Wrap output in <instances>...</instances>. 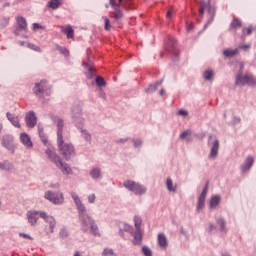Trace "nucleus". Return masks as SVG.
Returning a JSON list of instances; mask_svg holds the SVG:
<instances>
[{"label":"nucleus","instance_id":"1","mask_svg":"<svg viewBox=\"0 0 256 256\" xmlns=\"http://www.w3.org/2000/svg\"><path fill=\"white\" fill-rule=\"evenodd\" d=\"M71 197L74 200V203L77 206V209L80 213V218L82 221V231L84 233H87V231L90 229L91 233L95 237H101V233H99V227L97 224H95V220L91 218L89 215H85V205H83V202L81 199H79V196L76 195L75 192L71 193Z\"/></svg>","mask_w":256,"mask_h":256},{"label":"nucleus","instance_id":"2","mask_svg":"<svg viewBox=\"0 0 256 256\" xmlns=\"http://www.w3.org/2000/svg\"><path fill=\"white\" fill-rule=\"evenodd\" d=\"M45 155L48 161L54 163V165L61 171V173H63V175H73V169H71V166H69V164L63 162L61 156L57 154L55 147H48L45 150Z\"/></svg>","mask_w":256,"mask_h":256},{"label":"nucleus","instance_id":"3","mask_svg":"<svg viewBox=\"0 0 256 256\" xmlns=\"http://www.w3.org/2000/svg\"><path fill=\"white\" fill-rule=\"evenodd\" d=\"M57 145L60 155H62L66 161H69L71 157L75 155V147H73L72 144L65 143V141H63L61 132L58 133Z\"/></svg>","mask_w":256,"mask_h":256},{"label":"nucleus","instance_id":"4","mask_svg":"<svg viewBox=\"0 0 256 256\" xmlns=\"http://www.w3.org/2000/svg\"><path fill=\"white\" fill-rule=\"evenodd\" d=\"M110 5L114 9L112 16L116 20L123 18V11L119 9V5H123L125 9H135V6H133V0H118V3L115 2V0H110Z\"/></svg>","mask_w":256,"mask_h":256},{"label":"nucleus","instance_id":"5","mask_svg":"<svg viewBox=\"0 0 256 256\" xmlns=\"http://www.w3.org/2000/svg\"><path fill=\"white\" fill-rule=\"evenodd\" d=\"M123 186L125 189L131 191V193L137 195L138 197H141V195H145V193H147V187L133 180H126Z\"/></svg>","mask_w":256,"mask_h":256},{"label":"nucleus","instance_id":"6","mask_svg":"<svg viewBox=\"0 0 256 256\" xmlns=\"http://www.w3.org/2000/svg\"><path fill=\"white\" fill-rule=\"evenodd\" d=\"M235 83L239 87H243L244 85H249L250 87H256V78L252 74H245V75L238 74L236 76Z\"/></svg>","mask_w":256,"mask_h":256},{"label":"nucleus","instance_id":"7","mask_svg":"<svg viewBox=\"0 0 256 256\" xmlns=\"http://www.w3.org/2000/svg\"><path fill=\"white\" fill-rule=\"evenodd\" d=\"M41 219L47 223V226L45 227V232L47 235H50V233H55V227L57 225V220H55V217L47 214V212L41 213Z\"/></svg>","mask_w":256,"mask_h":256},{"label":"nucleus","instance_id":"8","mask_svg":"<svg viewBox=\"0 0 256 256\" xmlns=\"http://www.w3.org/2000/svg\"><path fill=\"white\" fill-rule=\"evenodd\" d=\"M199 5V17H203V15H205V11H208L211 16L215 15V7L211 6L210 0L207 2H205V0H200Z\"/></svg>","mask_w":256,"mask_h":256},{"label":"nucleus","instance_id":"9","mask_svg":"<svg viewBox=\"0 0 256 256\" xmlns=\"http://www.w3.org/2000/svg\"><path fill=\"white\" fill-rule=\"evenodd\" d=\"M45 199H48V201H51V203H54V205H60V203H63V201H65L63 193L61 192L54 193L48 191L45 193Z\"/></svg>","mask_w":256,"mask_h":256},{"label":"nucleus","instance_id":"10","mask_svg":"<svg viewBox=\"0 0 256 256\" xmlns=\"http://www.w3.org/2000/svg\"><path fill=\"white\" fill-rule=\"evenodd\" d=\"M41 213H45V212L44 211H37V210H30L26 213L28 223L32 227H35V225H37V222L39 221V217H41Z\"/></svg>","mask_w":256,"mask_h":256},{"label":"nucleus","instance_id":"11","mask_svg":"<svg viewBox=\"0 0 256 256\" xmlns=\"http://www.w3.org/2000/svg\"><path fill=\"white\" fill-rule=\"evenodd\" d=\"M25 123L30 129H33V127L37 125V116L35 115V112L30 111L26 114Z\"/></svg>","mask_w":256,"mask_h":256},{"label":"nucleus","instance_id":"12","mask_svg":"<svg viewBox=\"0 0 256 256\" xmlns=\"http://www.w3.org/2000/svg\"><path fill=\"white\" fill-rule=\"evenodd\" d=\"M207 191H209V182L206 183L204 190L202 191L201 195L198 198V206H197L198 211H201V209L205 207V199L207 198Z\"/></svg>","mask_w":256,"mask_h":256},{"label":"nucleus","instance_id":"13","mask_svg":"<svg viewBox=\"0 0 256 256\" xmlns=\"http://www.w3.org/2000/svg\"><path fill=\"white\" fill-rule=\"evenodd\" d=\"M2 145L5 147V149L11 151L12 153L15 151V145L13 144V136H4L2 139Z\"/></svg>","mask_w":256,"mask_h":256},{"label":"nucleus","instance_id":"14","mask_svg":"<svg viewBox=\"0 0 256 256\" xmlns=\"http://www.w3.org/2000/svg\"><path fill=\"white\" fill-rule=\"evenodd\" d=\"M47 87V80H42L39 83L35 84L33 92L35 93V95H39V93H43V91H45Z\"/></svg>","mask_w":256,"mask_h":256},{"label":"nucleus","instance_id":"15","mask_svg":"<svg viewBox=\"0 0 256 256\" xmlns=\"http://www.w3.org/2000/svg\"><path fill=\"white\" fill-rule=\"evenodd\" d=\"M8 121L13 125V127H16L17 129H21V123H19V117L13 116L11 113L6 114Z\"/></svg>","mask_w":256,"mask_h":256},{"label":"nucleus","instance_id":"16","mask_svg":"<svg viewBox=\"0 0 256 256\" xmlns=\"http://www.w3.org/2000/svg\"><path fill=\"white\" fill-rule=\"evenodd\" d=\"M20 141L22 144L25 145V147H27L28 149H31V147H33V142L31 141V138L29 137V135L22 133L20 135Z\"/></svg>","mask_w":256,"mask_h":256},{"label":"nucleus","instance_id":"17","mask_svg":"<svg viewBox=\"0 0 256 256\" xmlns=\"http://www.w3.org/2000/svg\"><path fill=\"white\" fill-rule=\"evenodd\" d=\"M219 155V140L215 139L212 143V148L210 152V159H215Z\"/></svg>","mask_w":256,"mask_h":256},{"label":"nucleus","instance_id":"18","mask_svg":"<svg viewBox=\"0 0 256 256\" xmlns=\"http://www.w3.org/2000/svg\"><path fill=\"white\" fill-rule=\"evenodd\" d=\"M253 163H255V159H253V157L248 156L244 162V164L242 165V171L243 173H245V171H249V169H251V167H253Z\"/></svg>","mask_w":256,"mask_h":256},{"label":"nucleus","instance_id":"19","mask_svg":"<svg viewBox=\"0 0 256 256\" xmlns=\"http://www.w3.org/2000/svg\"><path fill=\"white\" fill-rule=\"evenodd\" d=\"M61 31L62 33H65V35L67 36V39H73V37L75 36V30H73L71 25L63 26L61 28Z\"/></svg>","mask_w":256,"mask_h":256},{"label":"nucleus","instance_id":"20","mask_svg":"<svg viewBox=\"0 0 256 256\" xmlns=\"http://www.w3.org/2000/svg\"><path fill=\"white\" fill-rule=\"evenodd\" d=\"M141 241H143V233L141 230H136L134 234L133 245H141Z\"/></svg>","mask_w":256,"mask_h":256},{"label":"nucleus","instance_id":"21","mask_svg":"<svg viewBox=\"0 0 256 256\" xmlns=\"http://www.w3.org/2000/svg\"><path fill=\"white\" fill-rule=\"evenodd\" d=\"M158 243L161 249H167L168 243H167V237L165 236V234L158 235Z\"/></svg>","mask_w":256,"mask_h":256},{"label":"nucleus","instance_id":"22","mask_svg":"<svg viewBox=\"0 0 256 256\" xmlns=\"http://www.w3.org/2000/svg\"><path fill=\"white\" fill-rule=\"evenodd\" d=\"M16 21L20 29H22L23 31H27V20H25L24 17L19 16L17 17Z\"/></svg>","mask_w":256,"mask_h":256},{"label":"nucleus","instance_id":"23","mask_svg":"<svg viewBox=\"0 0 256 256\" xmlns=\"http://www.w3.org/2000/svg\"><path fill=\"white\" fill-rule=\"evenodd\" d=\"M61 5H63L62 0H50L48 2V7H50V9H59V7H61Z\"/></svg>","mask_w":256,"mask_h":256},{"label":"nucleus","instance_id":"24","mask_svg":"<svg viewBox=\"0 0 256 256\" xmlns=\"http://www.w3.org/2000/svg\"><path fill=\"white\" fill-rule=\"evenodd\" d=\"M223 55L225 57H235V55H239V49H226L223 51Z\"/></svg>","mask_w":256,"mask_h":256},{"label":"nucleus","instance_id":"25","mask_svg":"<svg viewBox=\"0 0 256 256\" xmlns=\"http://www.w3.org/2000/svg\"><path fill=\"white\" fill-rule=\"evenodd\" d=\"M203 77H204L205 81H213V77H215V72H213V70H211V69H208V70L204 71Z\"/></svg>","mask_w":256,"mask_h":256},{"label":"nucleus","instance_id":"26","mask_svg":"<svg viewBox=\"0 0 256 256\" xmlns=\"http://www.w3.org/2000/svg\"><path fill=\"white\" fill-rule=\"evenodd\" d=\"M0 169H2V171H11L13 169V164L7 160L2 163L0 162Z\"/></svg>","mask_w":256,"mask_h":256},{"label":"nucleus","instance_id":"27","mask_svg":"<svg viewBox=\"0 0 256 256\" xmlns=\"http://www.w3.org/2000/svg\"><path fill=\"white\" fill-rule=\"evenodd\" d=\"M243 23L238 18H234L230 24L231 29H241Z\"/></svg>","mask_w":256,"mask_h":256},{"label":"nucleus","instance_id":"28","mask_svg":"<svg viewBox=\"0 0 256 256\" xmlns=\"http://www.w3.org/2000/svg\"><path fill=\"white\" fill-rule=\"evenodd\" d=\"M219 203H221V197H219V196L212 197V199L210 201L211 209H215L217 207V205H219Z\"/></svg>","mask_w":256,"mask_h":256},{"label":"nucleus","instance_id":"29","mask_svg":"<svg viewBox=\"0 0 256 256\" xmlns=\"http://www.w3.org/2000/svg\"><path fill=\"white\" fill-rule=\"evenodd\" d=\"M95 83H96L97 87H105L107 85L105 78L101 77V76L96 77Z\"/></svg>","mask_w":256,"mask_h":256},{"label":"nucleus","instance_id":"30","mask_svg":"<svg viewBox=\"0 0 256 256\" xmlns=\"http://www.w3.org/2000/svg\"><path fill=\"white\" fill-rule=\"evenodd\" d=\"M57 127V139H59V133L63 137V120H61L60 118L57 119Z\"/></svg>","mask_w":256,"mask_h":256},{"label":"nucleus","instance_id":"31","mask_svg":"<svg viewBox=\"0 0 256 256\" xmlns=\"http://www.w3.org/2000/svg\"><path fill=\"white\" fill-rule=\"evenodd\" d=\"M103 21H104V29L105 31H111V20H109V18L107 16H103L102 17Z\"/></svg>","mask_w":256,"mask_h":256},{"label":"nucleus","instance_id":"32","mask_svg":"<svg viewBox=\"0 0 256 256\" xmlns=\"http://www.w3.org/2000/svg\"><path fill=\"white\" fill-rule=\"evenodd\" d=\"M90 175L92 179H99V177H101V169L99 168L92 169V171L90 172Z\"/></svg>","mask_w":256,"mask_h":256},{"label":"nucleus","instance_id":"33","mask_svg":"<svg viewBox=\"0 0 256 256\" xmlns=\"http://www.w3.org/2000/svg\"><path fill=\"white\" fill-rule=\"evenodd\" d=\"M141 223H143L141 216H134V225L136 227V230H141Z\"/></svg>","mask_w":256,"mask_h":256},{"label":"nucleus","instance_id":"34","mask_svg":"<svg viewBox=\"0 0 256 256\" xmlns=\"http://www.w3.org/2000/svg\"><path fill=\"white\" fill-rule=\"evenodd\" d=\"M253 31H254V28H252V26L242 28V37H247V35H251V33H253Z\"/></svg>","mask_w":256,"mask_h":256},{"label":"nucleus","instance_id":"35","mask_svg":"<svg viewBox=\"0 0 256 256\" xmlns=\"http://www.w3.org/2000/svg\"><path fill=\"white\" fill-rule=\"evenodd\" d=\"M161 85V82H157L156 84H151L147 89L146 93H153L154 91H157V87Z\"/></svg>","mask_w":256,"mask_h":256},{"label":"nucleus","instance_id":"36","mask_svg":"<svg viewBox=\"0 0 256 256\" xmlns=\"http://www.w3.org/2000/svg\"><path fill=\"white\" fill-rule=\"evenodd\" d=\"M217 223L220 225V230L222 232H227V228L225 227V220L223 218L218 219Z\"/></svg>","mask_w":256,"mask_h":256},{"label":"nucleus","instance_id":"37","mask_svg":"<svg viewBox=\"0 0 256 256\" xmlns=\"http://www.w3.org/2000/svg\"><path fill=\"white\" fill-rule=\"evenodd\" d=\"M142 253L144 256H153V252L151 251V248L147 246L142 247Z\"/></svg>","mask_w":256,"mask_h":256},{"label":"nucleus","instance_id":"38","mask_svg":"<svg viewBox=\"0 0 256 256\" xmlns=\"http://www.w3.org/2000/svg\"><path fill=\"white\" fill-rule=\"evenodd\" d=\"M166 185L168 191H176V188L173 187V180H171V178H167Z\"/></svg>","mask_w":256,"mask_h":256},{"label":"nucleus","instance_id":"39","mask_svg":"<svg viewBox=\"0 0 256 256\" xmlns=\"http://www.w3.org/2000/svg\"><path fill=\"white\" fill-rule=\"evenodd\" d=\"M28 48L32 49V51H36L37 53H41V47L35 44L28 43Z\"/></svg>","mask_w":256,"mask_h":256},{"label":"nucleus","instance_id":"40","mask_svg":"<svg viewBox=\"0 0 256 256\" xmlns=\"http://www.w3.org/2000/svg\"><path fill=\"white\" fill-rule=\"evenodd\" d=\"M41 141L44 145H49V140L47 139V136H45V133L40 132Z\"/></svg>","mask_w":256,"mask_h":256},{"label":"nucleus","instance_id":"41","mask_svg":"<svg viewBox=\"0 0 256 256\" xmlns=\"http://www.w3.org/2000/svg\"><path fill=\"white\" fill-rule=\"evenodd\" d=\"M237 49H238V52H239V49H242V51H249V49H251V44L240 45Z\"/></svg>","mask_w":256,"mask_h":256},{"label":"nucleus","instance_id":"42","mask_svg":"<svg viewBox=\"0 0 256 256\" xmlns=\"http://www.w3.org/2000/svg\"><path fill=\"white\" fill-rule=\"evenodd\" d=\"M102 255H103V256H113V250H112V249H109V248H106V249H104V251L102 252Z\"/></svg>","mask_w":256,"mask_h":256},{"label":"nucleus","instance_id":"43","mask_svg":"<svg viewBox=\"0 0 256 256\" xmlns=\"http://www.w3.org/2000/svg\"><path fill=\"white\" fill-rule=\"evenodd\" d=\"M19 237H22V239H29L30 241H33V237H31L29 234L19 233Z\"/></svg>","mask_w":256,"mask_h":256},{"label":"nucleus","instance_id":"44","mask_svg":"<svg viewBox=\"0 0 256 256\" xmlns=\"http://www.w3.org/2000/svg\"><path fill=\"white\" fill-rule=\"evenodd\" d=\"M173 13H175V10H174L173 8H170V9L167 11V13H166V17H167L168 19H171Z\"/></svg>","mask_w":256,"mask_h":256},{"label":"nucleus","instance_id":"45","mask_svg":"<svg viewBox=\"0 0 256 256\" xmlns=\"http://www.w3.org/2000/svg\"><path fill=\"white\" fill-rule=\"evenodd\" d=\"M78 117H81V111L79 109L73 111V119H77Z\"/></svg>","mask_w":256,"mask_h":256},{"label":"nucleus","instance_id":"46","mask_svg":"<svg viewBox=\"0 0 256 256\" xmlns=\"http://www.w3.org/2000/svg\"><path fill=\"white\" fill-rule=\"evenodd\" d=\"M178 115H181L182 117H187V115H189V112H187L186 110H179Z\"/></svg>","mask_w":256,"mask_h":256},{"label":"nucleus","instance_id":"47","mask_svg":"<svg viewBox=\"0 0 256 256\" xmlns=\"http://www.w3.org/2000/svg\"><path fill=\"white\" fill-rule=\"evenodd\" d=\"M188 135H191V131H184L180 137L181 139H185L186 137H188Z\"/></svg>","mask_w":256,"mask_h":256},{"label":"nucleus","instance_id":"48","mask_svg":"<svg viewBox=\"0 0 256 256\" xmlns=\"http://www.w3.org/2000/svg\"><path fill=\"white\" fill-rule=\"evenodd\" d=\"M67 235H69V233L67 232L66 229H62V230L60 231V237H67Z\"/></svg>","mask_w":256,"mask_h":256},{"label":"nucleus","instance_id":"49","mask_svg":"<svg viewBox=\"0 0 256 256\" xmlns=\"http://www.w3.org/2000/svg\"><path fill=\"white\" fill-rule=\"evenodd\" d=\"M95 199H96L95 194H91L88 196L89 203H93L95 201Z\"/></svg>","mask_w":256,"mask_h":256},{"label":"nucleus","instance_id":"50","mask_svg":"<svg viewBox=\"0 0 256 256\" xmlns=\"http://www.w3.org/2000/svg\"><path fill=\"white\" fill-rule=\"evenodd\" d=\"M84 139H85L86 141H91V134L85 133V134H84Z\"/></svg>","mask_w":256,"mask_h":256},{"label":"nucleus","instance_id":"51","mask_svg":"<svg viewBox=\"0 0 256 256\" xmlns=\"http://www.w3.org/2000/svg\"><path fill=\"white\" fill-rule=\"evenodd\" d=\"M159 95H160L161 97H163V96L167 95V92L165 91V89H161V90L159 91Z\"/></svg>","mask_w":256,"mask_h":256},{"label":"nucleus","instance_id":"52","mask_svg":"<svg viewBox=\"0 0 256 256\" xmlns=\"http://www.w3.org/2000/svg\"><path fill=\"white\" fill-rule=\"evenodd\" d=\"M134 145H135V147L141 146V140L134 141Z\"/></svg>","mask_w":256,"mask_h":256},{"label":"nucleus","instance_id":"53","mask_svg":"<svg viewBox=\"0 0 256 256\" xmlns=\"http://www.w3.org/2000/svg\"><path fill=\"white\" fill-rule=\"evenodd\" d=\"M33 28L34 29H41V25H39L38 23H34Z\"/></svg>","mask_w":256,"mask_h":256},{"label":"nucleus","instance_id":"54","mask_svg":"<svg viewBox=\"0 0 256 256\" xmlns=\"http://www.w3.org/2000/svg\"><path fill=\"white\" fill-rule=\"evenodd\" d=\"M187 31H193V24H189V25H188Z\"/></svg>","mask_w":256,"mask_h":256},{"label":"nucleus","instance_id":"55","mask_svg":"<svg viewBox=\"0 0 256 256\" xmlns=\"http://www.w3.org/2000/svg\"><path fill=\"white\" fill-rule=\"evenodd\" d=\"M209 231H210V232H211V231H215V225L211 224V225L209 226Z\"/></svg>","mask_w":256,"mask_h":256},{"label":"nucleus","instance_id":"56","mask_svg":"<svg viewBox=\"0 0 256 256\" xmlns=\"http://www.w3.org/2000/svg\"><path fill=\"white\" fill-rule=\"evenodd\" d=\"M239 67H240V70L242 71V69L245 67V65L243 64V62H240V63H239Z\"/></svg>","mask_w":256,"mask_h":256},{"label":"nucleus","instance_id":"57","mask_svg":"<svg viewBox=\"0 0 256 256\" xmlns=\"http://www.w3.org/2000/svg\"><path fill=\"white\" fill-rule=\"evenodd\" d=\"M40 132L43 133V128H41V127L38 128V133H40Z\"/></svg>","mask_w":256,"mask_h":256},{"label":"nucleus","instance_id":"58","mask_svg":"<svg viewBox=\"0 0 256 256\" xmlns=\"http://www.w3.org/2000/svg\"><path fill=\"white\" fill-rule=\"evenodd\" d=\"M125 141H127V140L120 139L119 143H125Z\"/></svg>","mask_w":256,"mask_h":256},{"label":"nucleus","instance_id":"59","mask_svg":"<svg viewBox=\"0 0 256 256\" xmlns=\"http://www.w3.org/2000/svg\"><path fill=\"white\" fill-rule=\"evenodd\" d=\"M74 256H81V254H79V252H76Z\"/></svg>","mask_w":256,"mask_h":256},{"label":"nucleus","instance_id":"60","mask_svg":"<svg viewBox=\"0 0 256 256\" xmlns=\"http://www.w3.org/2000/svg\"><path fill=\"white\" fill-rule=\"evenodd\" d=\"M3 129V124L0 123V132Z\"/></svg>","mask_w":256,"mask_h":256},{"label":"nucleus","instance_id":"61","mask_svg":"<svg viewBox=\"0 0 256 256\" xmlns=\"http://www.w3.org/2000/svg\"><path fill=\"white\" fill-rule=\"evenodd\" d=\"M20 45H25V42H20Z\"/></svg>","mask_w":256,"mask_h":256},{"label":"nucleus","instance_id":"62","mask_svg":"<svg viewBox=\"0 0 256 256\" xmlns=\"http://www.w3.org/2000/svg\"><path fill=\"white\" fill-rule=\"evenodd\" d=\"M90 71L93 72V68H90Z\"/></svg>","mask_w":256,"mask_h":256}]
</instances>
